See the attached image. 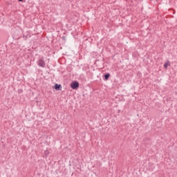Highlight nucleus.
I'll list each match as a JSON object with an SVG mask.
<instances>
[{
  "label": "nucleus",
  "mask_w": 177,
  "mask_h": 177,
  "mask_svg": "<svg viewBox=\"0 0 177 177\" xmlns=\"http://www.w3.org/2000/svg\"><path fill=\"white\" fill-rule=\"evenodd\" d=\"M109 78H110V73H106L104 75V80L105 81L109 80Z\"/></svg>",
  "instance_id": "nucleus-4"
},
{
  "label": "nucleus",
  "mask_w": 177,
  "mask_h": 177,
  "mask_svg": "<svg viewBox=\"0 0 177 177\" xmlns=\"http://www.w3.org/2000/svg\"><path fill=\"white\" fill-rule=\"evenodd\" d=\"M44 156L46 157H48V156H49V151L48 149H46V151H44Z\"/></svg>",
  "instance_id": "nucleus-5"
},
{
  "label": "nucleus",
  "mask_w": 177,
  "mask_h": 177,
  "mask_svg": "<svg viewBox=\"0 0 177 177\" xmlns=\"http://www.w3.org/2000/svg\"><path fill=\"white\" fill-rule=\"evenodd\" d=\"M168 66H169L168 63H165L164 64L165 68H168Z\"/></svg>",
  "instance_id": "nucleus-6"
},
{
  "label": "nucleus",
  "mask_w": 177,
  "mask_h": 177,
  "mask_svg": "<svg viewBox=\"0 0 177 177\" xmlns=\"http://www.w3.org/2000/svg\"><path fill=\"white\" fill-rule=\"evenodd\" d=\"M71 88L72 89H77V88H80V83L78 82H73L71 84Z\"/></svg>",
  "instance_id": "nucleus-2"
},
{
  "label": "nucleus",
  "mask_w": 177,
  "mask_h": 177,
  "mask_svg": "<svg viewBox=\"0 0 177 177\" xmlns=\"http://www.w3.org/2000/svg\"><path fill=\"white\" fill-rule=\"evenodd\" d=\"M19 2H23V0H18Z\"/></svg>",
  "instance_id": "nucleus-7"
},
{
  "label": "nucleus",
  "mask_w": 177,
  "mask_h": 177,
  "mask_svg": "<svg viewBox=\"0 0 177 177\" xmlns=\"http://www.w3.org/2000/svg\"><path fill=\"white\" fill-rule=\"evenodd\" d=\"M37 66H39V67H45L46 64H45V61L44 60V58H41L37 61Z\"/></svg>",
  "instance_id": "nucleus-1"
},
{
  "label": "nucleus",
  "mask_w": 177,
  "mask_h": 177,
  "mask_svg": "<svg viewBox=\"0 0 177 177\" xmlns=\"http://www.w3.org/2000/svg\"><path fill=\"white\" fill-rule=\"evenodd\" d=\"M55 89L56 91H60V89H62V85L56 84L55 85Z\"/></svg>",
  "instance_id": "nucleus-3"
}]
</instances>
